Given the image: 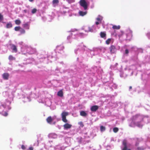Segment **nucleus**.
I'll return each mask as SVG.
<instances>
[{"instance_id": "nucleus-1", "label": "nucleus", "mask_w": 150, "mask_h": 150, "mask_svg": "<svg viewBox=\"0 0 150 150\" xmlns=\"http://www.w3.org/2000/svg\"><path fill=\"white\" fill-rule=\"evenodd\" d=\"M33 50L32 48L27 45H25L21 48L22 53L26 55H27L25 54L29 53L31 54L33 53V52L32 51Z\"/></svg>"}, {"instance_id": "nucleus-2", "label": "nucleus", "mask_w": 150, "mask_h": 150, "mask_svg": "<svg viewBox=\"0 0 150 150\" xmlns=\"http://www.w3.org/2000/svg\"><path fill=\"white\" fill-rule=\"evenodd\" d=\"M86 46L83 45L82 47H81V50H80L79 48L75 50H74L75 53L76 54H78V55H80L81 54L83 53L84 51Z\"/></svg>"}, {"instance_id": "nucleus-3", "label": "nucleus", "mask_w": 150, "mask_h": 150, "mask_svg": "<svg viewBox=\"0 0 150 150\" xmlns=\"http://www.w3.org/2000/svg\"><path fill=\"white\" fill-rule=\"evenodd\" d=\"M80 5L83 7L85 10L87 9V4L85 0H80L79 1Z\"/></svg>"}, {"instance_id": "nucleus-4", "label": "nucleus", "mask_w": 150, "mask_h": 150, "mask_svg": "<svg viewBox=\"0 0 150 150\" xmlns=\"http://www.w3.org/2000/svg\"><path fill=\"white\" fill-rule=\"evenodd\" d=\"M68 113L65 112H63L61 114L62 116V121L63 122L66 123L67 122V120L66 119V116L68 115Z\"/></svg>"}, {"instance_id": "nucleus-5", "label": "nucleus", "mask_w": 150, "mask_h": 150, "mask_svg": "<svg viewBox=\"0 0 150 150\" xmlns=\"http://www.w3.org/2000/svg\"><path fill=\"white\" fill-rule=\"evenodd\" d=\"M127 141L126 139H124L122 142V144L124 146V147L122 149V150H131L130 149H127Z\"/></svg>"}, {"instance_id": "nucleus-6", "label": "nucleus", "mask_w": 150, "mask_h": 150, "mask_svg": "<svg viewBox=\"0 0 150 150\" xmlns=\"http://www.w3.org/2000/svg\"><path fill=\"white\" fill-rule=\"evenodd\" d=\"M64 48V47L62 45H60L59 46H57L56 47V52H59V51H62L63 49Z\"/></svg>"}, {"instance_id": "nucleus-7", "label": "nucleus", "mask_w": 150, "mask_h": 150, "mask_svg": "<svg viewBox=\"0 0 150 150\" xmlns=\"http://www.w3.org/2000/svg\"><path fill=\"white\" fill-rule=\"evenodd\" d=\"M110 52L111 53H114L116 51L115 47L114 45L111 46L109 48Z\"/></svg>"}, {"instance_id": "nucleus-8", "label": "nucleus", "mask_w": 150, "mask_h": 150, "mask_svg": "<svg viewBox=\"0 0 150 150\" xmlns=\"http://www.w3.org/2000/svg\"><path fill=\"white\" fill-rule=\"evenodd\" d=\"M10 46L11 49L13 52H17V49L16 46L14 44H10Z\"/></svg>"}, {"instance_id": "nucleus-9", "label": "nucleus", "mask_w": 150, "mask_h": 150, "mask_svg": "<svg viewBox=\"0 0 150 150\" xmlns=\"http://www.w3.org/2000/svg\"><path fill=\"white\" fill-rule=\"evenodd\" d=\"M30 23L29 22H27L22 25V26L23 28L25 29L28 30L30 28Z\"/></svg>"}, {"instance_id": "nucleus-10", "label": "nucleus", "mask_w": 150, "mask_h": 150, "mask_svg": "<svg viewBox=\"0 0 150 150\" xmlns=\"http://www.w3.org/2000/svg\"><path fill=\"white\" fill-rule=\"evenodd\" d=\"M98 109V107L97 105H93L91 108V110L92 112H96Z\"/></svg>"}, {"instance_id": "nucleus-11", "label": "nucleus", "mask_w": 150, "mask_h": 150, "mask_svg": "<svg viewBox=\"0 0 150 150\" xmlns=\"http://www.w3.org/2000/svg\"><path fill=\"white\" fill-rule=\"evenodd\" d=\"M2 76L4 79L7 80L8 79L9 74L8 73H4L2 74Z\"/></svg>"}, {"instance_id": "nucleus-12", "label": "nucleus", "mask_w": 150, "mask_h": 150, "mask_svg": "<svg viewBox=\"0 0 150 150\" xmlns=\"http://www.w3.org/2000/svg\"><path fill=\"white\" fill-rule=\"evenodd\" d=\"M64 129H69L72 127V125L66 123L63 126Z\"/></svg>"}, {"instance_id": "nucleus-13", "label": "nucleus", "mask_w": 150, "mask_h": 150, "mask_svg": "<svg viewBox=\"0 0 150 150\" xmlns=\"http://www.w3.org/2000/svg\"><path fill=\"white\" fill-rule=\"evenodd\" d=\"M140 117V116L139 115H135L133 116L132 117V119L133 121H134L139 118Z\"/></svg>"}, {"instance_id": "nucleus-14", "label": "nucleus", "mask_w": 150, "mask_h": 150, "mask_svg": "<svg viewBox=\"0 0 150 150\" xmlns=\"http://www.w3.org/2000/svg\"><path fill=\"white\" fill-rule=\"evenodd\" d=\"M12 27V24L11 22L7 23L6 25V27L7 28H10Z\"/></svg>"}, {"instance_id": "nucleus-15", "label": "nucleus", "mask_w": 150, "mask_h": 150, "mask_svg": "<svg viewBox=\"0 0 150 150\" xmlns=\"http://www.w3.org/2000/svg\"><path fill=\"white\" fill-rule=\"evenodd\" d=\"M53 119L51 116L48 117L46 119V121L49 123H51L53 121Z\"/></svg>"}, {"instance_id": "nucleus-16", "label": "nucleus", "mask_w": 150, "mask_h": 150, "mask_svg": "<svg viewBox=\"0 0 150 150\" xmlns=\"http://www.w3.org/2000/svg\"><path fill=\"white\" fill-rule=\"evenodd\" d=\"M57 95L58 96L62 97L63 96V92L62 90H61L57 92Z\"/></svg>"}, {"instance_id": "nucleus-17", "label": "nucleus", "mask_w": 150, "mask_h": 150, "mask_svg": "<svg viewBox=\"0 0 150 150\" xmlns=\"http://www.w3.org/2000/svg\"><path fill=\"white\" fill-rule=\"evenodd\" d=\"M80 115L83 116L85 117L87 115V113L85 111H80Z\"/></svg>"}, {"instance_id": "nucleus-18", "label": "nucleus", "mask_w": 150, "mask_h": 150, "mask_svg": "<svg viewBox=\"0 0 150 150\" xmlns=\"http://www.w3.org/2000/svg\"><path fill=\"white\" fill-rule=\"evenodd\" d=\"M106 34L105 32H101L100 33V36L102 38L106 39Z\"/></svg>"}, {"instance_id": "nucleus-19", "label": "nucleus", "mask_w": 150, "mask_h": 150, "mask_svg": "<svg viewBox=\"0 0 150 150\" xmlns=\"http://www.w3.org/2000/svg\"><path fill=\"white\" fill-rule=\"evenodd\" d=\"M79 13L80 15L82 16H83L86 14V12H83L82 11H80L79 12Z\"/></svg>"}, {"instance_id": "nucleus-20", "label": "nucleus", "mask_w": 150, "mask_h": 150, "mask_svg": "<svg viewBox=\"0 0 150 150\" xmlns=\"http://www.w3.org/2000/svg\"><path fill=\"white\" fill-rule=\"evenodd\" d=\"M15 23L17 25H19L21 24V22L20 20L17 19L15 20Z\"/></svg>"}, {"instance_id": "nucleus-21", "label": "nucleus", "mask_w": 150, "mask_h": 150, "mask_svg": "<svg viewBox=\"0 0 150 150\" xmlns=\"http://www.w3.org/2000/svg\"><path fill=\"white\" fill-rule=\"evenodd\" d=\"M112 28L113 29H119L120 28V26L119 25L117 26L116 25H113Z\"/></svg>"}, {"instance_id": "nucleus-22", "label": "nucleus", "mask_w": 150, "mask_h": 150, "mask_svg": "<svg viewBox=\"0 0 150 150\" xmlns=\"http://www.w3.org/2000/svg\"><path fill=\"white\" fill-rule=\"evenodd\" d=\"M118 131V129L117 127H115L113 129V132L115 133H117Z\"/></svg>"}, {"instance_id": "nucleus-23", "label": "nucleus", "mask_w": 150, "mask_h": 150, "mask_svg": "<svg viewBox=\"0 0 150 150\" xmlns=\"http://www.w3.org/2000/svg\"><path fill=\"white\" fill-rule=\"evenodd\" d=\"M102 18L100 16H99L96 18V20L98 21H101L102 20Z\"/></svg>"}, {"instance_id": "nucleus-24", "label": "nucleus", "mask_w": 150, "mask_h": 150, "mask_svg": "<svg viewBox=\"0 0 150 150\" xmlns=\"http://www.w3.org/2000/svg\"><path fill=\"white\" fill-rule=\"evenodd\" d=\"M20 29L21 27L20 26H16L14 30L16 31H18L20 30Z\"/></svg>"}, {"instance_id": "nucleus-25", "label": "nucleus", "mask_w": 150, "mask_h": 150, "mask_svg": "<svg viewBox=\"0 0 150 150\" xmlns=\"http://www.w3.org/2000/svg\"><path fill=\"white\" fill-rule=\"evenodd\" d=\"M19 31L21 34H24L25 33V30L24 29L21 28V29H20V30Z\"/></svg>"}, {"instance_id": "nucleus-26", "label": "nucleus", "mask_w": 150, "mask_h": 150, "mask_svg": "<svg viewBox=\"0 0 150 150\" xmlns=\"http://www.w3.org/2000/svg\"><path fill=\"white\" fill-rule=\"evenodd\" d=\"M105 130V127L103 126H100V130L102 132H103Z\"/></svg>"}, {"instance_id": "nucleus-27", "label": "nucleus", "mask_w": 150, "mask_h": 150, "mask_svg": "<svg viewBox=\"0 0 150 150\" xmlns=\"http://www.w3.org/2000/svg\"><path fill=\"white\" fill-rule=\"evenodd\" d=\"M137 126L139 127H142L143 126V125L140 124L139 122H138L137 123Z\"/></svg>"}, {"instance_id": "nucleus-28", "label": "nucleus", "mask_w": 150, "mask_h": 150, "mask_svg": "<svg viewBox=\"0 0 150 150\" xmlns=\"http://www.w3.org/2000/svg\"><path fill=\"white\" fill-rule=\"evenodd\" d=\"M132 50L134 51H136L138 50V49L139 48H137L135 46H134L132 47Z\"/></svg>"}, {"instance_id": "nucleus-29", "label": "nucleus", "mask_w": 150, "mask_h": 150, "mask_svg": "<svg viewBox=\"0 0 150 150\" xmlns=\"http://www.w3.org/2000/svg\"><path fill=\"white\" fill-rule=\"evenodd\" d=\"M66 1L69 4L74 2L75 1L74 0H66Z\"/></svg>"}, {"instance_id": "nucleus-30", "label": "nucleus", "mask_w": 150, "mask_h": 150, "mask_svg": "<svg viewBox=\"0 0 150 150\" xmlns=\"http://www.w3.org/2000/svg\"><path fill=\"white\" fill-rule=\"evenodd\" d=\"M88 31L91 32H93V30L92 28H91L90 27H88Z\"/></svg>"}, {"instance_id": "nucleus-31", "label": "nucleus", "mask_w": 150, "mask_h": 150, "mask_svg": "<svg viewBox=\"0 0 150 150\" xmlns=\"http://www.w3.org/2000/svg\"><path fill=\"white\" fill-rule=\"evenodd\" d=\"M111 40L110 39H108L107 40H106V43L107 44H109L110 43Z\"/></svg>"}, {"instance_id": "nucleus-32", "label": "nucleus", "mask_w": 150, "mask_h": 150, "mask_svg": "<svg viewBox=\"0 0 150 150\" xmlns=\"http://www.w3.org/2000/svg\"><path fill=\"white\" fill-rule=\"evenodd\" d=\"M36 11L37 9L36 8H34L32 10L31 12L33 14H34L36 13Z\"/></svg>"}, {"instance_id": "nucleus-33", "label": "nucleus", "mask_w": 150, "mask_h": 150, "mask_svg": "<svg viewBox=\"0 0 150 150\" xmlns=\"http://www.w3.org/2000/svg\"><path fill=\"white\" fill-rule=\"evenodd\" d=\"M4 19L3 16L0 13V21H1Z\"/></svg>"}, {"instance_id": "nucleus-34", "label": "nucleus", "mask_w": 150, "mask_h": 150, "mask_svg": "<svg viewBox=\"0 0 150 150\" xmlns=\"http://www.w3.org/2000/svg\"><path fill=\"white\" fill-rule=\"evenodd\" d=\"M79 125H80V126L82 127H83L84 126V125L83 124L82 122H79Z\"/></svg>"}, {"instance_id": "nucleus-35", "label": "nucleus", "mask_w": 150, "mask_h": 150, "mask_svg": "<svg viewBox=\"0 0 150 150\" xmlns=\"http://www.w3.org/2000/svg\"><path fill=\"white\" fill-rule=\"evenodd\" d=\"M53 4H57L59 2L58 0H53Z\"/></svg>"}, {"instance_id": "nucleus-36", "label": "nucleus", "mask_w": 150, "mask_h": 150, "mask_svg": "<svg viewBox=\"0 0 150 150\" xmlns=\"http://www.w3.org/2000/svg\"><path fill=\"white\" fill-rule=\"evenodd\" d=\"M138 51L139 52H141V53H143V50L142 48H139L138 49Z\"/></svg>"}, {"instance_id": "nucleus-37", "label": "nucleus", "mask_w": 150, "mask_h": 150, "mask_svg": "<svg viewBox=\"0 0 150 150\" xmlns=\"http://www.w3.org/2000/svg\"><path fill=\"white\" fill-rule=\"evenodd\" d=\"M137 150H144L143 147H138L137 148Z\"/></svg>"}, {"instance_id": "nucleus-38", "label": "nucleus", "mask_w": 150, "mask_h": 150, "mask_svg": "<svg viewBox=\"0 0 150 150\" xmlns=\"http://www.w3.org/2000/svg\"><path fill=\"white\" fill-rule=\"evenodd\" d=\"M8 59L10 60H12L13 59H15V58L13 57H9Z\"/></svg>"}, {"instance_id": "nucleus-39", "label": "nucleus", "mask_w": 150, "mask_h": 150, "mask_svg": "<svg viewBox=\"0 0 150 150\" xmlns=\"http://www.w3.org/2000/svg\"><path fill=\"white\" fill-rule=\"evenodd\" d=\"M21 149H22L25 150V146L24 145H22V146H21Z\"/></svg>"}, {"instance_id": "nucleus-40", "label": "nucleus", "mask_w": 150, "mask_h": 150, "mask_svg": "<svg viewBox=\"0 0 150 150\" xmlns=\"http://www.w3.org/2000/svg\"><path fill=\"white\" fill-rule=\"evenodd\" d=\"M129 53V50L128 49H126L125 50V53L126 54H127Z\"/></svg>"}, {"instance_id": "nucleus-41", "label": "nucleus", "mask_w": 150, "mask_h": 150, "mask_svg": "<svg viewBox=\"0 0 150 150\" xmlns=\"http://www.w3.org/2000/svg\"><path fill=\"white\" fill-rule=\"evenodd\" d=\"M147 36L149 39H150V33H148L147 34Z\"/></svg>"}, {"instance_id": "nucleus-42", "label": "nucleus", "mask_w": 150, "mask_h": 150, "mask_svg": "<svg viewBox=\"0 0 150 150\" xmlns=\"http://www.w3.org/2000/svg\"><path fill=\"white\" fill-rule=\"evenodd\" d=\"M8 115V114H7L6 112H5L4 114V115L5 116H6Z\"/></svg>"}, {"instance_id": "nucleus-43", "label": "nucleus", "mask_w": 150, "mask_h": 150, "mask_svg": "<svg viewBox=\"0 0 150 150\" xmlns=\"http://www.w3.org/2000/svg\"><path fill=\"white\" fill-rule=\"evenodd\" d=\"M28 150H33V148L32 147H30Z\"/></svg>"}, {"instance_id": "nucleus-44", "label": "nucleus", "mask_w": 150, "mask_h": 150, "mask_svg": "<svg viewBox=\"0 0 150 150\" xmlns=\"http://www.w3.org/2000/svg\"><path fill=\"white\" fill-rule=\"evenodd\" d=\"M93 52H94L93 51H91V54H92L94 56L95 55L93 54Z\"/></svg>"}, {"instance_id": "nucleus-45", "label": "nucleus", "mask_w": 150, "mask_h": 150, "mask_svg": "<svg viewBox=\"0 0 150 150\" xmlns=\"http://www.w3.org/2000/svg\"><path fill=\"white\" fill-rule=\"evenodd\" d=\"M71 36L69 35L67 37V39L68 40L69 39L71 38Z\"/></svg>"}, {"instance_id": "nucleus-46", "label": "nucleus", "mask_w": 150, "mask_h": 150, "mask_svg": "<svg viewBox=\"0 0 150 150\" xmlns=\"http://www.w3.org/2000/svg\"><path fill=\"white\" fill-rule=\"evenodd\" d=\"M23 43V42H21L19 43V44L21 45H22Z\"/></svg>"}, {"instance_id": "nucleus-47", "label": "nucleus", "mask_w": 150, "mask_h": 150, "mask_svg": "<svg viewBox=\"0 0 150 150\" xmlns=\"http://www.w3.org/2000/svg\"><path fill=\"white\" fill-rule=\"evenodd\" d=\"M99 24V23L98 22H96V25H98Z\"/></svg>"}, {"instance_id": "nucleus-48", "label": "nucleus", "mask_w": 150, "mask_h": 150, "mask_svg": "<svg viewBox=\"0 0 150 150\" xmlns=\"http://www.w3.org/2000/svg\"><path fill=\"white\" fill-rule=\"evenodd\" d=\"M24 11L25 13H26L27 12V11L26 10H24Z\"/></svg>"}, {"instance_id": "nucleus-49", "label": "nucleus", "mask_w": 150, "mask_h": 150, "mask_svg": "<svg viewBox=\"0 0 150 150\" xmlns=\"http://www.w3.org/2000/svg\"><path fill=\"white\" fill-rule=\"evenodd\" d=\"M132 88V87L131 86H130L129 87V90H130Z\"/></svg>"}, {"instance_id": "nucleus-50", "label": "nucleus", "mask_w": 150, "mask_h": 150, "mask_svg": "<svg viewBox=\"0 0 150 150\" xmlns=\"http://www.w3.org/2000/svg\"><path fill=\"white\" fill-rule=\"evenodd\" d=\"M29 1L30 2H32L34 1V0H29Z\"/></svg>"}, {"instance_id": "nucleus-51", "label": "nucleus", "mask_w": 150, "mask_h": 150, "mask_svg": "<svg viewBox=\"0 0 150 150\" xmlns=\"http://www.w3.org/2000/svg\"><path fill=\"white\" fill-rule=\"evenodd\" d=\"M10 57L12 56L11 55L9 56Z\"/></svg>"}]
</instances>
